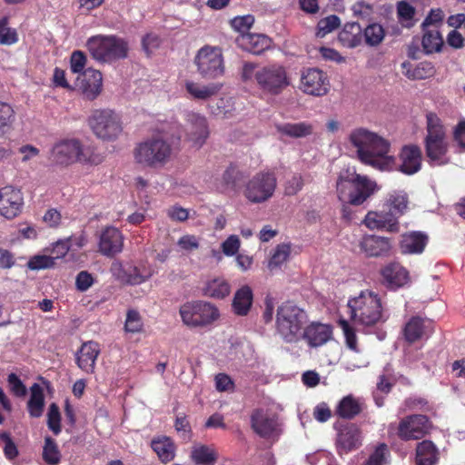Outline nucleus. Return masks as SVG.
Returning <instances> with one entry per match:
<instances>
[{
  "instance_id": "nucleus-1",
  "label": "nucleus",
  "mask_w": 465,
  "mask_h": 465,
  "mask_svg": "<svg viewBox=\"0 0 465 465\" xmlns=\"http://www.w3.org/2000/svg\"><path fill=\"white\" fill-rule=\"evenodd\" d=\"M349 142L355 148L358 160L381 172L393 171L396 158L390 155L391 143L366 128H356L349 134Z\"/></svg>"
},
{
  "instance_id": "nucleus-2",
  "label": "nucleus",
  "mask_w": 465,
  "mask_h": 465,
  "mask_svg": "<svg viewBox=\"0 0 465 465\" xmlns=\"http://www.w3.org/2000/svg\"><path fill=\"white\" fill-rule=\"evenodd\" d=\"M241 78L244 83L255 84L264 95L277 96L291 85L287 68L279 63L259 65L245 62L242 67Z\"/></svg>"
},
{
  "instance_id": "nucleus-3",
  "label": "nucleus",
  "mask_w": 465,
  "mask_h": 465,
  "mask_svg": "<svg viewBox=\"0 0 465 465\" xmlns=\"http://www.w3.org/2000/svg\"><path fill=\"white\" fill-rule=\"evenodd\" d=\"M378 190L377 183L358 173L355 167L343 168L338 173L336 193L340 201H349L354 206H360Z\"/></svg>"
},
{
  "instance_id": "nucleus-4",
  "label": "nucleus",
  "mask_w": 465,
  "mask_h": 465,
  "mask_svg": "<svg viewBox=\"0 0 465 465\" xmlns=\"http://www.w3.org/2000/svg\"><path fill=\"white\" fill-rule=\"evenodd\" d=\"M348 307L351 319L364 327L384 323L389 318L381 296L373 291L364 290L359 295L350 298Z\"/></svg>"
},
{
  "instance_id": "nucleus-5",
  "label": "nucleus",
  "mask_w": 465,
  "mask_h": 465,
  "mask_svg": "<svg viewBox=\"0 0 465 465\" xmlns=\"http://www.w3.org/2000/svg\"><path fill=\"white\" fill-rule=\"evenodd\" d=\"M308 322L307 312L292 302H282L276 311V333L285 343H298Z\"/></svg>"
},
{
  "instance_id": "nucleus-6",
  "label": "nucleus",
  "mask_w": 465,
  "mask_h": 465,
  "mask_svg": "<svg viewBox=\"0 0 465 465\" xmlns=\"http://www.w3.org/2000/svg\"><path fill=\"white\" fill-rule=\"evenodd\" d=\"M172 155V145L163 138L153 137L136 145L134 158L143 167L160 168L164 166Z\"/></svg>"
},
{
  "instance_id": "nucleus-7",
  "label": "nucleus",
  "mask_w": 465,
  "mask_h": 465,
  "mask_svg": "<svg viewBox=\"0 0 465 465\" xmlns=\"http://www.w3.org/2000/svg\"><path fill=\"white\" fill-rule=\"evenodd\" d=\"M86 47L94 59L104 63L124 59L129 51L128 43L116 35L92 36Z\"/></svg>"
},
{
  "instance_id": "nucleus-8",
  "label": "nucleus",
  "mask_w": 465,
  "mask_h": 465,
  "mask_svg": "<svg viewBox=\"0 0 465 465\" xmlns=\"http://www.w3.org/2000/svg\"><path fill=\"white\" fill-rule=\"evenodd\" d=\"M427 119V135L424 140L425 153L430 162L441 164L448 152L446 133L440 119L434 113H429Z\"/></svg>"
},
{
  "instance_id": "nucleus-9",
  "label": "nucleus",
  "mask_w": 465,
  "mask_h": 465,
  "mask_svg": "<svg viewBox=\"0 0 465 465\" xmlns=\"http://www.w3.org/2000/svg\"><path fill=\"white\" fill-rule=\"evenodd\" d=\"M179 313L183 322L190 327H205L220 317L218 308L204 301L187 302L180 307Z\"/></svg>"
},
{
  "instance_id": "nucleus-10",
  "label": "nucleus",
  "mask_w": 465,
  "mask_h": 465,
  "mask_svg": "<svg viewBox=\"0 0 465 465\" xmlns=\"http://www.w3.org/2000/svg\"><path fill=\"white\" fill-rule=\"evenodd\" d=\"M88 124L93 133L104 141H114L123 132L119 115L109 109L94 110L88 118Z\"/></svg>"
},
{
  "instance_id": "nucleus-11",
  "label": "nucleus",
  "mask_w": 465,
  "mask_h": 465,
  "mask_svg": "<svg viewBox=\"0 0 465 465\" xmlns=\"http://www.w3.org/2000/svg\"><path fill=\"white\" fill-rule=\"evenodd\" d=\"M277 186L273 172L261 171L245 184L243 195L252 203H262L272 197Z\"/></svg>"
},
{
  "instance_id": "nucleus-12",
  "label": "nucleus",
  "mask_w": 465,
  "mask_h": 465,
  "mask_svg": "<svg viewBox=\"0 0 465 465\" xmlns=\"http://www.w3.org/2000/svg\"><path fill=\"white\" fill-rule=\"evenodd\" d=\"M194 64L204 79H215L224 74L223 57L219 48L202 47L195 55Z\"/></svg>"
},
{
  "instance_id": "nucleus-13",
  "label": "nucleus",
  "mask_w": 465,
  "mask_h": 465,
  "mask_svg": "<svg viewBox=\"0 0 465 465\" xmlns=\"http://www.w3.org/2000/svg\"><path fill=\"white\" fill-rule=\"evenodd\" d=\"M299 88L306 94L320 97L329 93L331 83L325 72L310 67L302 71Z\"/></svg>"
},
{
  "instance_id": "nucleus-14",
  "label": "nucleus",
  "mask_w": 465,
  "mask_h": 465,
  "mask_svg": "<svg viewBox=\"0 0 465 465\" xmlns=\"http://www.w3.org/2000/svg\"><path fill=\"white\" fill-rule=\"evenodd\" d=\"M430 429L427 416L421 414L409 415L401 419L397 428V436L404 441L420 440Z\"/></svg>"
},
{
  "instance_id": "nucleus-15",
  "label": "nucleus",
  "mask_w": 465,
  "mask_h": 465,
  "mask_svg": "<svg viewBox=\"0 0 465 465\" xmlns=\"http://www.w3.org/2000/svg\"><path fill=\"white\" fill-rule=\"evenodd\" d=\"M24 197L20 189L7 185L0 188V215L7 220L16 218L23 210Z\"/></svg>"
},
{
  "instance_id": "nucleus-16",
  "label": "nucleus",
  "mask_w": 465,
  "mask_h": 465,
  "mask_svg": "<svg viewBox=\"0 0 465 465\" xmlns=\"http://www.w3.org/2000/svg\"><path fill=\"white\" fill-rule=\"evenodd\" d=\"M246 178L245 172L237 164L230 163L216 180V188L222 193L235 195L242 190Z\"/></svg>"
},
{
  "instance_id": "nucleus-17",
  "label": "nucleus",
  "mask_w": 465,
  "mask_h": 465,
  "mask_svg": "<svg viewBox=\"0 0 465 465\" xmlns=\"http://www.w3.org/2000/svg\"><path fill=\"white\" fill-rule=\"evenodd\" d=\"M76 86L85 100H95L103 90L102 73L99 70L87 68L78 75Z\"/></svg>"
},
{
  "instance_id": "nucleus-18",
  "label": "nucleus",
  "mask_w": 465,
  "mask_h": 465,
  "mask_svg": "<svg viewBox=\"0 0 465 465\" xmlns=\"http://www.w3.org/2000/svg\"><path fill=\"white\" fill-rule=\"evenodd\" d=\"M252 430L263 439H272L279 435V423L274 416L269 415L262 409H255L251 414Z\"/></svg>"
},
{
  "instance_id": "nucleus-19",
  "label": "nucleus",
  "mask_w": 465,
  "mask_h": 465,
  "mask_svg": "<svg viewBox=\"0 0 465 465\" xmlns=\"http://www.w3.org/2000/svg\"><path fill=\"white\" fill-rule=\"evenodd\" d=\"M399 165L394 170L406 174L412 175L421 169L422 153L420 146L416 144H406L401 147L399 153Z\"/></svg>"
},
{
  "instance_id": "nucleus-20",
  "label": "nucleus",
  "mask_w": 465,
  "mask_h": 465,
  "mask_svg": "<svg viewBox=\"0 0 465 465\" xmlns=\"http://www.w3.org/2000/svg\"><path fill=\"white\" fill-rule=\"evenodd\" d=\"M186 122L187 139L193 143V146L197 148L202 147L209 136L206 118L199 114L191 112L186 115Z\"/></svg>"
},
{
  "instance_id": "nucleus-21",
  "label": "nucleus",
  "mask_w": 465,
  "mask_h": 465,
  "mask_svg": "<svg viewBox=\"0 0 465 465\" xmlns=\"http://www.w3.org/2000/svg\"><path fill=\"white\" fill-rule=\"evenodd\" d=\"M123 248L124 236L120 230L114 226L102 230L98 241V251L101 254L112 258L120 253Z\"/></svg>"
},
{
  "instance_id": "nucleus-22",
  "label": "nucleus",
  "mask_w": 465,
  "mask_h": 465,
  "mask_svg": "<svg viewBox=\"0 0 465 465\" xmlns=\"http://www.w3.org/2000/svg\"><path fill=\"white\" fill-rule=\"evenodd\" d=\"M361 445V431L353 423L341 426L337 433L336 449L339 455L347 454Z\"/></svg>"
},
{
  "instance_id": "nucleus-23",
  "label": "nucleus",
  "mask_w": 465,
  "mask_h": 465,
  "mask_svg": "<svg viewBox=\"0 0 465 465\" xmlns=\"http://www.w3.org/2000/svg\"><path fill=\"white\" fill-rule=\"evenodd\" d=\"M332 338V327L318 322H312L303 327L301 333V341H306L312 348L321 347Z\"/></svg>"
},
{
  "instance_id": "nucleus-24",
  "label": "nucleus",
  "mask_w": 465,
  "mask_h": 465,
  "mask_svg": "<svg viewBox=\"0 0 465 465\" xmlns=\"http://www.w3.org/2000/svg\"><path fill=\"white\" fill-rule=\"evenodd\" d=\"M359 246L367 257H387L391 254L392 244L388 237L366 234L360 241Z\"/></svg>"
},
{
  "instance_id": "nucleus-25",
  "label": "nucleus",
  "mask_w": 465,
  "mask_h": 465,
  "mask_svg": "<svg viewBox=\"0 0 465 465\" xmlns=\"http://www.w3.org/2000/svg\"><path fill=\"white\" fill-rule=\"evenodd\" d=\"M79 153V141L64 140L56 144L52 149L51 160L60 165H69L77 160Z\"/></svg>"
},
{
  "instance_id": "nucleus-26",
  "label": "nucleus",
  "mask_w": 465,
  "mask_h": 465,
  "mask_svg": "<svg viewBox=\"0 0 465 465\" xmlns=\"http://www.w3.org/2000/svg\"><path fill=\"white\" fill-rule=\"evenodd\" d=\"M381 282L390 290H397L409 282V272L399 262H391L381 271Z\"/></svg>"
},
{
  "instance_id": "nucleus-27",
  "label": "nucleus",
  "mask_w": 465,
  "mask_h": 465,
  "mask_svg": "<svg viewBox=\"0 0 465 465\" xmlns=\"http://www.w3.org/2000/svg\"><path fill=\"white\" fill-rule=\"evenodd\" d=\"M100 354V346L97 342L89 341L84 342L75 354L77 366L84 372H94L96 360Z\"/></svg>"
},
{
  "instance_id": "nucleus-28",
  "label": "nucleus",
  "mask_w": 465,
  "mask_h": 465,
  "mask_svg": "<svg viewBox=\"0 0 465 465\" xmlns=\"http://www.w3.org/2000/svg\"><path fill=\"white\" fill-rule=\"evenodd\" d=\"M235 43L243 51L253 54H261L272 45V39L262 34H242L239 35Z\"/></svg>"
},
{
  "instance_id": "nucleus-29",
  "label": "nucleus",
  "mask_w": 465,
  "mask_h": 465,
  "mask_svg": "<svg viewBox=\"0 0 465 465\" xmlns=\"http://www.w3.org/2000/svg\"><path fill=\"white\" fill-rule=\"evenodd\" d=\"M363 223L371 230L385 229L391 232H397L400 228L399 221H397L385 208L381 212H368L363 220Z\"/></svg>"
},
{
  "instance_id": "nucleus-30",
  "label": "nucleus",
  "mask_w": 465,
  "mask_h": 465,
  "mask_svg": "<svg viewBox=\"0 0 465 465\" xmlns=\"http://www.w3.org/2000/svg\"><path fill=\"white\" fill-rule=\"evenodd\" d=\"M366 408L364 401L352 394L344 396L337 404L334 415L343 420H353Z\"/></svg>"
},
{
  "instance_id": "nucleus-31",
  "label": "nucleus",
  "mask_w": 465,
  "mask_h": 465,
  "mask_svg": "<svg viewBox=\"0 0 465 465\" xmlns=\"http://www.w3.org/2000/svg\"><path fill=\"white\" fill-rule=\"evenodd\" d=\"M429 237L425 232L413 231L401 236L400 248L404 254H420L428 244Z\"/></svg>"
},
{
  "instance_id": "nucleus-32",
  "label": "nucleus",
  "mask_w": 465,
  "mask_h": 465,
  "mask_svg": "<svg viewBox=\"0 0 465 465\" xmlns=\"http://www.w3.org/2000/svg\"><path fill=\"white\" fill-rule=\"evenodd\" d=\"M151 447L163 463H168L174 460L177 447L168 436L154 437L151 441Z\"/></svg>"
},
{
  "instance_id": "nucleus-33",
  "label": "nucleus",
  "mask_w": 465,
  "mask_h": 465,
  "mask_svg": "<svg viewBox=\"0 0 465 465\" xmlns=\"http://www.w3.org/2000/svg\"><path fill=\"white\" fill-rule=\"evenodd\" d=\"M253 292L250 286L243 285L238 289L233 296L232 310L238 316H246L252 305Z\"/></svg>"
},
{
  "instance_id": "nucleus-34",
  "label": "nucleus",
  "mask_w": 465,
  "mask_h": 465,
  "mask_svg": "<svg viewBox=\"0 0 465 465\" xmlns=\"http://www.w3.org/2000/svg\"><path fill=\"white\" fill-rule=\"evenodd\" d=\"M402 74L411 80H423L432 77L435 73V67L432 63L423 61L415 65L411 62L405 61L401 64Z\"/></svg>"
},
{
  "instance_id": "nucleus-35",
  "label": "nucleus",
  "mask_w": 465,
  "mask_h": 465,
  "mask_svg": "<svg viewBox=\"0 0 465 465\" xmlns=\"http://www.w3.org/2000/svg\"><path fill=\"white\" fill-rule=\"evenodd\" d=\"M338 40L347 48H355L362 42V29L359 23H347L339 33Z\"/></svg>"
},
{
  "instance_id": "nucleus-36",
  "label": "nucleus",
  "mask_w": 465,
  "mask_h": 465,
  "mask_svg": "<svg viewBox=\"0 0 465 465\" xmlns=\"http://www.w3.org/2000/svg\"><path fill=\"white\" fill-rule=\"evenodd\" d=\"M276 130L282 135L298 139L312 135L314 131V126L308 122L285 123L277 124Z\"/></svg>"
},
{
  "instance_id": "nucleus-37",
  "label": "nucleus",
  "mask_w": 465,
  "mask_h": 465,
  "mask_svg": "<svg viewBox=\"0 0 465 465\" xmlns=\"http://www.w3.org/2000/svg\"><path fill=\"white\" fill-rule=\"evenodd\" d=\"M439 460V451L430 440H422L416 447V465H435Z\"/></svg>"
},
{
  "instance_id": "nucleus-38",
  "label": "nucleus",
  "mask_w": 465,
  "mask_h": 465,
  "mask_svg": "<svg viewBox=\"0 0 465 465\" xmlns=\"http://www.w3.org/2000/svg\"><path fill=\"white\" fill-rule=\"evenodd\" d=\"M231 292V285L227 280L223 277H216L205 282L203 288L204 296L222 300L227 297Z\"/></svg>"
},
{
  "instance_id": "nucleus-39",
  "label": "nucleus",
  "mask_w": 465,
  "mask_h": 465,
  "mask_svg": "<svg viewBox=\"0 0 465 465\" xmlns=\"http://www.w3.org/2000/svg\"><path fill=\"white\" fill-rule=\"evenodd\" d=\"M408 204L409 199L406 193L394 192L389 194L384 208L398 221L407 211Z\"/></svg>"
},
{
  "instance_id": "nucleus-40",
  "label": "nucleus",
  "mask_w": 465,
  "mask_h": 465,
  "mask_svg": "<svg viewBox=\"0 0 465 465\" xmlns=\"http://www.w3.org/2000/svg\"><path fill=\"white\" fill-rule=\"evenodd\" d=\"M192 461L195 465H214L218 460V453L208 445H195L190 454Z\"/></svg>"
},
{
  "instance_id": "nucleus-41",
  "label": "nucleus",
  "mask_w": 465,
  "mask_h": 465,
  "mask_svg": "<svg viewBox=\"0 0 465 465\" xmlns=\"http://www.w3.org/2000/svg\"><path fill=\"white\" fill-rule=\"evenodd\" d=\"M31 395L27 401V411L32 418L42 416L45 409V394L43 388L38 383H34L30 388Z\"/></svg>"
},
{
  "instance_id": "nucleus-42",
  "label": "nucleus",
  "mask_w": 465,
  "mask_h": 465,
  "mask_svg": "<svg viewBox=\"0 0 465 465\" xmlns=\"http://www.w3.org/2000/svg\"><path fill=\"white\" fill-rule=\"evenodd\" d=\"M423 36L421 45L426 54L440 52L443 46V38L437 28H422Z\"/></svg>"
},
{
  "instance_id": "nucleus-43",
  "label": "nucleus",
  "mask_w": 465,
  "mask_h": 465,
  "mask_svg": "<svg viewBox=\"0 0 465 465\" xmlns=\"http://www.w3.org/2000/svg\"><path fill=\"white\" fill-rule=\"evenodd\" d=\"M185 89L194 99L207 100L220 91L221 85L217 84L202 85L198 83L187 81L185 83Z\"/></svg>"
},
{
  "instance_id": "nucleus-44",
  "label": "nucleus",
  "mask_w": 465,
  "mask_h": 465,
  "mask_svg": "<svg viewBox=\"0 0 465 465\" xmlns=\"http://www.w3.org/2000/svg\"><path fill=\"white\" fill-rule=\"evenodd\" d=\"M425 332L424 320L419 316L411 317L403 328V336L409 343L420 340Z\"/></svg>"
},
{
  "instance_id": "nucleus-45",
  "label": "nucleus",
  "mask_w": 465,
  "mask_h": 465,
  "mask_svg": "<svg viewBox=\"0 0 465 465\" xmlns=\"http://www.w3.org/2000/svg\"><path fill=\"white\" fill-rule=\"evenodd\" d=\"M15 122V112L13 106L5 102L0 101V139L9 134Z\"/></svg>"
},
{
  "instance_id": "nucleus-46",
  "label": "nucleus",
  "mask_w": 465,
  "mask_h": 465,
  "mask_svg": "<svg viewBox=\"0 0 465 465\" xmlns=\"http://www.w3.org/2000/svg\"><path fill=\"white\" fill-rule=\"evenodd\" d=\"M416 9L407 1H400L397 3V18L399 23L406 28L414 26Z\"/></svg>"
},
{
  "instance_id": "nucleus-47",
  "label": "nucleus",
  "mask_w": 465,
  "mask_h": 465,
  "mask_svg": "<svg viewBox=\"0 0 465 465\" xmlns=\"http://www.w3.org/2000/svg\"><path fill=\"white\" fill-rule=\"evenodd\" d=\"M43 460L48 465H58L61 460V453L57 443L50 436L45 437L43 448Z\"/></svg>"
},
{
  "instance_id": "nucleus-48",
  "label": "nucleus",
  "mask_w": 465,
  "mask_h": 465,
  "mask_svg": "<svg viewBox=\"0 0 465 465\" xmlns=\"http://www.w3.org/2000/svg\"><path fill=\"white\" fill-rule=\"evenodd\" d=\"M385 37L384 28L377 23L369 25L362 33V39L370 46L379 45Z\"/></svg>"
},
{
  "instance_id": "nucleus-49",
  "label": "nucleus",
  "mask_w": 465,
  "mask_h": 465,
  "mask_svg": "<svg viewBox=\"0 0 465 465\" xmlns=\"http://www.w3.org/2000/svg\"><path fill=\"white\" fill-rule=\"evenodd\" d=\"M291 254V245L286 243L278 244L273 253L272 254L269 262H268V268L270 271H273L274 269H277L281 267L282 264H283Z\"/></svg>"
},
{
  "instance_id": "nucleus-50",
  "label": "nucleus",
  "mask_w": 465,
  "mask_h": 465,
  "mask_svg": "<svg viewBox=\"0 0 465 465\" xmlns=\"http://www.w3.org/2000/svg\"><path fill=\"white\" fill-rule=\"evenodd\" d=\"M338 325L342 331L347 348L354 352H359L358 339L355 328L351 326L350 322L345 319L339 320Z\"/></svg>"
},
{
  "instance_id": "nucleus-51",
  "label": "nucleus",
  "mask_w": 465,
  "mask_h": 465,
  "mask_svg": "<svg viewBox=\"0 0 465 465\" xmlns=\"http://www.w3.org/2000/svg\"><path fill=\"white\" fill-rule=\"evenodd\" d=\"M126 282L131 285H138L148 280L152 273L146 268L133 266L124 272Z\"/></svg>"
},
{
  "instance_id": "nucleus-52",
  "label": "nucleus",
  "mask_w": 465,
  "mask_h": 465,
  "mask_svg": "<svg viewBox=\"0 0 465 465\" xmlns=\"http://www.w3.org/2000/svg\"><path fill=\"white\" fill-rule=\"evenodd\" d=\"M340 25L341 20L335 15H331L324 18H322L317 24L316 35L318 37H324L329 33L337 29L340 26Z\"/></svg>"
},
{
  "instance_id": "nucleus-53",
  "label": "nucleus",
  "mask_w": 465,
  "mask_h": 465,
  "mask_svg": "<svg viewBox=\"0 0 465 465\" xmlns=\"http://www.w3.org/2000/svg\"><path fill=\"white\" fill-rule=\"evenodd\" d=\"M143 322L138 311L130 309L127 311L124 330L127 332L138 333L143 331Z\"/></svg>"
},
{
  "instance_id": "nucleus-54",
  "label": "nucleus",
  "mask_w": 465,
  "mask_h": 465,
  "mask_svg": "<svg viewBox=\"0 0 465 465\" xmlns=\"http://www.w3.org/2000/svg\"><path fill=\"white\" fill-rule=\"evenodd\" d=\"M390 450L386 443H379L363 465H385Z\"/></svg>"
},
{
  "instance_id": "nucleus-55",
  "label": "nucleus",
  "mask_w": 465,
  "mask_h": 465,
  "mask_svg": "<svg viewBox=\"0 0 465 465\" xmlns=\"http://www.w3.org/2000/svg\"><path fill=\"white\" fill-rule=\"evenodd\" d=\"M103 161L101 154L95 153L92 146L82 147L79 143V153L76 162L90 164H99Z\"/></svg>"
},
{
  "instance_id": "nucleus-56",
  "label": "nucleus",
  "mask_w": 465,
  "mask_h": 465,
  "mask_svg": "<svg viewBox=\"0 0 465 465\" xmlns=\"http://www.w3.org/2000/svg\"><path fill=\"white\" fill-rule=\"evenodd\" d=\"M7 25L6 17L0 20V44L10 45L18 41V36L15 29L8 27Z\"/></svg>"
},
{
  "instance_id": "nucleus-57",
  "label": "nucleus",
  "mask_w": 465,
  "mask_h": 465,
  "mask_svg": "<svg viewBox=\"0 0 465 465\" xmlns=\"http://www.w3.org/2000/svg\"><path fill=\"white\" fill-rule=\"evenodd\" d=\"M47 425L54 435L61 432V414L56 403H51L47 413Z\"/></svg>"
},
{
  "instance_id": "nucleus-58",
  "label": "nucleus",
  "mask_w": 465,
  "mask_h": 465,
  "mask_svg": "<svg viewBox=\"0 0 465 465\" xmlns=\"http://www.w3.org/2000/svg\"><path fill=\"white\" fill-rule=\"evenodd\" d=\"M54 264V258L48 255H35L27 262V267L33 271L53 268Z\"/></svg>"
},
{
  "instance_id": "nucleus-59",
  "label": "nucleus",
  "mask_w": 465,
  "mask_h": 465,
  "mask_svg": "<svg viewBox=\"0 0 465 465\" xmlns=\"http://www.w3.org/2000/svg\"><path fill=\"white\" fill-rule=\"evenodd\" d=\"M87 63V57L83 51L75 50L71 54L70 69L74 74H83Z\"/></svg>"
},
{
  "instance_id": "nucleus-60",
  "label": "nucleus",
  "mask_w": 465,
  "mask_h": 465,
  "mask_svg": "<svg viewBox=\"0 0 465 465\" xmlns=\"http://www.w3.org/2000/svg\"><path fill=\"white\" fill-rule=\"evenodd\" d=\"M254 23V17L251 15H243V16H236L231 20V26L237 32L242 34H249V29L252 26Z\"/></svg>"
},
{
  "instance_id": "nucleus-61",
  "label": "nucleus",
  "mask_w": 465,
  "mask_h": 465,
  "mask_svg": "<svg viewBox=\"0 0 465 465\" xmlns=\"http://www.w3.org/2000/svg\"><path fill=\"white\" fill-rule=\"evenodd\" d=\"M443 18L444 14L441 9H431L424 19L421 26L422 28H429L430 26H433V28L439 29L440 26L442 25Z\"/></svg>"
},
{
  "instance_id": "nucleus-62",
  "label": "nucleus",
  "mask_w": 465,
  "mask_h": 465,
  "mask_svg": "<svg viewBox=\"0 0 465 465\" xmlns=\"http://www.w3.org/2000/svg\"><path fill=\"white\" fill-rule=\"evenodd\" d=\"M303 179L301 174L292 175L285 183L284 193L289 196L295 195L303 187Z\"/></svg>"
},
{
  "instance_id": "nucleus-63",
  "label": "nucleus",
  "mask_w": 465,
  "mask_h": 465,
  "mask_svg": "<svg viewBox=\"0 0 465 465\" xmlns=\"http://www.w3.org/2000/svg\"><path fill=\"white\" fill-rule=\"evenodd\" d=\"M94 283V276L87 271H81L75 279V286L79 292H86Z\"/></svg>"
},
{
  "instance_id": "nucleus-64",
  "label": "nucleus",
  "mask_w": 465,
  "mask_h": 465,
  "mask_svg": "<svg viewBox=\"0 0 465 465\" xmlns=\"http://www.w3.org/2000/svg\"><path fill=\"white\" fill-rule=\"evenodd\" d=\"M240 244L238 236L231 235L222 243V251L227 256H233L238 252Z\"/></svg>"
}]
</instances>
